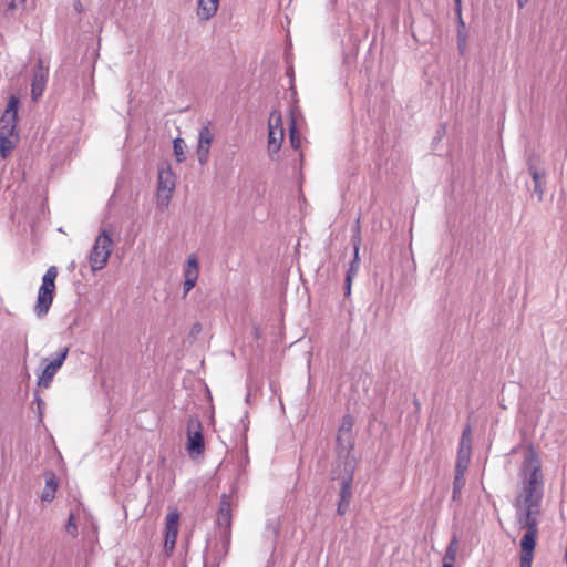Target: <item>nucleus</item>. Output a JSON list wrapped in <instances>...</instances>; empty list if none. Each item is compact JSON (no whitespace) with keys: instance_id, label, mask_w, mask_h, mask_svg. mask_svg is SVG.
Segmentation results:
<instances>
[{"instance_id":"obj_1","label":"nucleus","mask_w":567,"mask_h":567,"mask_svg":"<svg viewBox=\"0 0 567 567\" xmlns=\"http://www.w3.org/2000/svg\"><path fill=\"white\" fill-rule=\"evenodd\" d=\"M520 476H524L520 493L523 503L540 506L544 496V476L540 461L533 450L524 457Z\"/></svg>"},{"instance_id":"obj_2","label":"nucleus","mask_w":567,"mask_h":567,"mask_svg":"<svg viewBox=\"0 0 567 567\" xmlns=\"http://www.w3.org/2000/svg\"><path fill=\"white\" fill-rule=\"evenodd\" d=\"M540 514L539 505L524 504L522 513L517 514V524L519 529H524L519 546H532L536 547L538 537V519L537 516Z\"/></svg>"},{"instance_id":"obj_3","label":"nucleus","mask_w":567,"mask_h":567,"mask_svg":"<svg viewBox=\"0 0 567 567\" xmlns=\"http://www.w3.org/2000/svg\"><path fill=\"white\" fill-rule=\"evenodd\" d=\"M56 276V268L51 266L42 277V284L39 288L37 303L34 307V313L38 318L44 317L53 302Z\"/></svg>"},{"instance_id":"obj_4","label":"nucleus","mask_w":567,"mask_h":567,"mask_svg":"<svg viewBox=\"0 0 567 567\" xmlns=\"http://www.w3.org/2000/svg\"><path fill=\"white\" fill-rule=\"evenodd\" d=\"M113 249V240L106 229H102L96 237L90 252V262L94 271L103 269Z\"/></svg>"},{"instance_id":"obj_5","label":"nucleus","mask_w":567,"mask_h":567,"mask_svg":"<svg viewBox=\"0 0 567 567\" xmlns=\"http://www.w3.org/2000/svg\"><path fill=\"white\" fill-rule=\"evenodd\" d=\"M354 470V462L344 463L343 475L340 483L339 501L337 504V514L340 516H343L350 507Z\"/></svg>"},{"instance_id":"obj_6","label":"nucleus","mask_w":567,"mask_h":567,"mask_svg":"<svg viewBox=\"0 0 567 567\" xmlns=\"http://www.w3.org/2000/svg\"><path fill=\"white\" fill-rule=\"evenodd\" d=\"M69 354V348L63 347L59 351L54 352L50 357L44 359L47 363L41 374L38 375V385L40 388H49L54 375L58 373L60 368L63 365L66 357Z\"/></svg>"},{"instance_id":"obj_7","label":"nucleus","mask_w":567,"mask_h":567,"mask_svg":"<svg viewBox=\"0 0 567 567\" xmlns=\"http://www.w3.org/2000/svg\"><path fill=\"white\" fill-rule=\"evenodd\" d=\"M20 99L16 94H11L8 100L7 107L4 109L0 118V134L19 135L18 133V111Z\"/></svg>"},{"instance_id":"obj_8","label":"nucleus","mask_w":567,"mask_h":567,"mask_svg":"<svg viewBox=\"0 0 567 567\" xmlns=\"http://www.w3.org/2000/svg\"><path fill=\"white\" fill-rule=\"evenodd\" d=\"M189 454L199 455L205 451L203 426L197 416H190L187 421V445Z\"/></svg>"},{"instance_id":"obj_9","label":"nucleus","mask_w":567,"mask_h":567,"mask_svg":"<svg viewBox=\"0 0 567 567\" xmlns=\"http://www.w3.org/2000/svg\"><path fill=\"white\" fill-rule=\"evenodd\" d=\"M217 524L220 528H224V546L229 545L230 526H231V505L230 497L227 494H221L217 514Z\"/></svg>"},{"instance_id":"obj_10","label":"nucleus","mask_w":567,"mask_h":567,"mask_svg":"<svg viewBox=\"0 0 567 567\" xmlns=\"http://www.w3.org/2000/svg\"><path fill=\"white\" fill-rule=\"evenodd\" d=\"M49 78V66L44 65L41 58L38 59L32 73L31 96L37 101L42 96Z\"/></svg>"},{"instance_id":"obj_11","label":"nucleus","mask_w":567,"mask_h":567,"mask_svg":"<svg viewBox=\"0 0 567 567\" xmlns=\"http://www.w3.org/2000/svg\"><path fill=\"white\" fill-rule=\"evenodd\" d=\"M214 140V133L210 130V122L208 121L206 125H204L198 133V146H197V159L204 165L207 163L209 157V150L212 142Z\"/></svg>"},{"instance_id":"obj_12","label":"nucleus","mask_w":567,"mask_h":567,"mask_svg":"<svg viewBox=\"0 0 567 567\" xmlns=\"http://www.w3.org/2000/svg\"><path fill=\"white\" fill-rule=\"evenodd\" d=\"M528 173L534 182V193L537 195L538 200L542 202L546 190V171L535 163V158L530 157L527 161Z\"/></svg>"},{"instance_id":"obj_13","label":"nucleus","mask_w":567,"mask_h":567,"mask_svg":"<svg viewBox=\"0 0 567 567\" xmlns=\"http://www.w3.org/2000/svg\"><path fill=\"white\" fill-rule=\"evenodd\" d=\"M178 520H179V514L174 512L169 513L166 516V524H165V544L164 548L167 555H171V553L175 548L176 538L178 534Z\"/></svg>"},{"instance_id":"obj_14","label":"nucleus","mask_w":567,"mask_h":567,"mask_svg":"<svg viewBox=\"0 0 567 567\" xmlns=\"http://www.w3.org/2000/svg\"><path fill=\"white\" fill-rule=\"evenodd\" d=\"M354 449L353 435L338 433L336 440V450L339 458H344L346 462H354L355 457L352 455Z\"/></svg>"},{"instance_id":"obj_15","label":"nucleus","mask_w":567,"mask_h":567,"mask_svg":"<svg viewBox=\"0 0 567 567\" xmlns=\"http://www.w3.org/2000/svg\"><path fill=\"white\" fill-rule=\"evenodd\" d=\"M218 6L219 0H199L197 16L202 20H209L216 14Z\"/></svg>"},{"instance_id":"obj_16","label":"nucleus","mask_w":567,"mask_h":567,"mask_svg":"<svg viewBox=\"0 0 567 567\" xmlns=\"http://www.w3.org/2000/svg\"><path fill=\"white\" fill-rule=\"evenodd\" d=\"M19 142V135L0 134V155L7 158Z\"/></svg>"},{"instance_id":"obj_17","label":"nucleus","mask_w":567,"mask_h":567,"mask_svg":"<svg viewBox=\"0 0 567 567\" xmlns=\"http://www.w3.org/2000/svg\"><path fill=\"white\" fill-rule=\"evenodd\" d=\"M470 456L471 445L460 446L457 451V460L454 471L461 470V472H465L470 463Z\"/></svg>"},{"instance_id":"obj_18","label":"nucleus","mask_w":567,"mask_h":567,"mask_svg":"<svg viewBox=\"0 0 567 567\" xmlns=\"http://www.w3.org/2000/svg\"><path fill=\"white\" fill-rule=\"evenodd\" d=\"M199 276V265L197 257L190 255L187 259V265L184 268V278L197 281Z\"/></svg>"},{"instance_id":"obj_19","label":"nucleus","mask_w":567,"mask_h":567,"mask_svg":"<svg viewBox=\"0 0 567 567\" xmlns=\"http://www.w3.org/2000/svg\"><path fill=\"white\" fill-rule=\"evenodd\" d=\"M284 137H285V131H280V132L272 131V132H269V135H268V151H269L270 155L277 153L280 150L281 143L284 141Z\"/></svg>"},{"instance_id":"obj_20","label":"nucleus","mask_w":567,"mask_h":567,"mask_svg":"<svg viewBox=\"0 0 567 567\" xmlns=\"http://www.w3.org/2000/svg\"><path fill=\"white\" fill-rule=\"evenodd\" d=\"M465 472L454 471L452 501H458L462 489L465 486Z\"/></svg>"},{"instance_id":"obj_21","label":"nucleus","mask_w":567,"mask_h":567,"mask_svg":"<svg viewBox=\"0 0 567 567\" xmlns=\"http://www.w3.org/2000/svg\"><path fill=\"white\" fill-rule=\"evenodd\" d=\"M56 488H58V482L55 480L54 474H52L51 477L48 478L45 482V487L41 495L42 501H44V502L53 501V498L55 496Z\"/></svg>"},{"instance_id":"obj_22","label":"nucleus","mask_w":567,"mask_h":567,"mask_svg":"<svg viewBox=\"0 0 567 567\" xmlns=\"http://www.w3.org/2000/svg\"><path fill=\"white\" fill-rule=\"evenodd\" d=\"M535 547L520 546L519 567H532Z\"/></svg>"},{"instance_id":"obj_23","label":"nucleus","mask_w":567,"mask_h":567,"mask_svg":"<svg viewBox=\"0 0 567 567\" xmlns=\"http://www.w3.org/2000/svg\"><path fill=\"white\" fill-rule=\"evenodd\" d=\"M457 550H458V538L456 535H453L446 549H445L443 560L455 561Z\"/></svg>"},{"instance_id":"obj_24","label":"nucleus","mask_w":567,"mask_h":567,"mask_svg":"<svg viewBox=\"0 0 567 567\" xmlns=\"http://www.w3.org/2000/svg\"><path fill=\"white\" fill-rule=\"evenodd\" d=\"M351 231V244L353 246V250H357V252H359L362 243L360 217L357 218Z\"/></svg>"},{"instance_id":"obj_25","label":"nucleus","mask_w":567,"mask_h":567,"mask_svg":"<svg viewBox=\"0 0 567 567\" xmlns=\"http://www.w3.org/2000/svg\"><path fill=\"white\" fill-rule=\"evenodd\" d=\"M272 131H277V132L285 131L284 125H282L281 113L278 111H272L270 113L269 132H272Z\"/></svg>"},{"instance_id":"obj_26","label":"nucleus","mask_w":567,"mask_h":567,"mask_svg":"<svg viewBox=\"0 0 567 567\" xmlns=\"http://www.w3.org/2000/svg\"><path fill=\"white\" fill-rule=\"evenodd\" d=\"M353 424H354L353 417L350 414H346L342 417L341 424L338 429V433L353 435L352 434Z\"/></svg>"},{"instance_id":"obj_27","label":"nucleus","mask_w":567,"mask_h":567,"mask_svg":"<svg viewBox=\"0 0 567 567\" xmlns=\"http://www.w3.org/2000/svg\"><path fill=\"white\" fill-rule=\"evenodd\" d=\"M289 138L291 146L297 150L300 146V137L298 135V131L296 127L295 118H291L290 125H289Z\"/></svg>"},{"instance_id":"obj_28","label":"nucleus","mask_w":567,"mask_h":567,"mask_svg":"<svg viewBox=\"0 0 567 567\" xmlns=\"http://www.w3.org/2000/svg\"><path fill=\"white\" fill-rule=\"evenodd\" d=\"M359 266H360L359 252H357V250H353V259L349 265L346 276H350L351 278H354L359 271Z\"/></svg>"},{"instance_id":"obj_29","label":"nucleus","mask_w":567,"mask_h":567,"mask_svg":"<svg viewBox=\"0 0 567 567\" xmlns=\"http://www.w3.org/2000/svg\"><path fill=\"white\" fill-rule=\"evenodd\" d=\"M184 140L181 137H177L173 141V150L174 154L176 155V158L178 162H182L185 159L184 156Z\"/></svg>"},{"instance_id":"obj_30","label":"nucleus","mask_w":567,"mask_h":567,"mask_svg":"<svg viewBox=\"0 0 567 567\" xmlns=\"http://www.w3.org/2000/svg\"><path fill=\"white\" fill-rule=\"evenodd\" d=\"M33 404L37 405L38 425H40L43 423V412H44L45 403L41 399V396L39 395L38 392H35V394H34Z\"/></svg>"},{"instance_id":"obj_31","label":"nucleus","mask_w":567,"mask_h":567,"mask_svg":"<svg viewBox=\"0 0 567 567\" xmlns=\"http://www.w3.org/2000/svg\"><path fill=\"white\" fill-rule=\"evenodd\" d=\"M158 188L162 189V190H167L169 194L174 189V183L173 182L168 183L167 181H164L163 172H161L159 175H158Z\"/></svg>"},{"instance_id":"obj_32","label":"nucleus","mask_w":567,"mask_h":567,"mask_svg":"<svg viewBox=\"0 0 567 567\" xmlns=\"http://www.w3.org/2000/svg\"><path fill=\"white\" fill-rule=\"evenodd\" d=\"M467 33L461 30L457 31V49L461 53L464 52L466 47Z\"/></svg>"},{"instance_id":"obj_33","label":"nucleus","mask_w":567,"mask_h":567,"mask_svg":"<svg viewBox=\"0 0 567 567\" xmlns=\"http://www.w3.org/2000/svg\"><path fill=\"white\" fill-rule=\"evenodd\" d=\"M470 433H471V427L470 425H467L463 433H462V437H461V442H460V446H466V445H470Z\"/></svg>"},{"instance_id":"obj_34","label":"nucleus","mask_w":567,"mask_h":567,"mask_svg":"<svg viewBox=\"0 0 567 567\" xmlns=\"http://www.w3.org/2000/svg\"><path fill=\"white\" fill-rule=\"evenodd\" d=\"M66 530L72 535L76 534V532H78V526H76L73 514H71L68 519Z\"/></svg>"},{"instance_id":"obj_35","label":"nucleus","mask_w":567,"mask_h":567,"mask_svg":"<svg viewBox=\"0 0 567 567\" xmlns=\"http://www.w3.org/2000/svg\"><path fill=\"white\" fill-rule=\"evenodd\" d=\"M197 281L192 279H186L183 282V295L186 296L196 285Z\"/></svg>"},{"instance_id":"obj_36","label":"nucleus","mask_w":567,"mask_h":567,"mask_svg":"<svg viewBox=\"0 0 567 567\" xmlns=\"http://www.w3.org/2000/svg\"><path fill=\"white\" fill-rule=\"evenodd\" d=\"M352 281H353V278H351L350 276H346L344 285H343V290H344L346 297H349L351 295Z\"/></svg>"},{"instance_id":"obj_37","label":"nucleus","mask_w":567,"mask_h":567,"mask_svg":"<svg viewBox=\"0 0 567 567\" xmlns=\"http://www.w3.org/2000/svg\"><path fill=\"white\" fill-rule=\"evenodd\" d=\"M456 17L462 16V0H454Z\"/></svg>"},{"instance_id":"obj_38","label":"nucleus","mask_w":567,"mask_h":567,"mask_svg":"<svg viewBox=\"0 0 567 567\" xmlns=\"http://www.w3.org/2000/svg\"><path fill=\"white\" fill-rule=\"evenodd\" d=\"M7 10H14L18 7L17 0H6Z\"/></svg>"},{"instance_id":"obj_39","label":"nucleus","mask_w":567,"mask_h":567,"mask_svg":"<svg viewBox=\"0 0 567 567\" xmlns=\"http://www.w3.org/2000/svg\"><path fill=\"white\" fill-rule=\"evenodd\" d=\"M461 30L463 32H466L465 30V22L462 18V16L457 17V31Z\"/></svg>"},{"instance_id":"obj_40","label":"nucleus","mask_w":567,"mask_h":567,"mask_svg":"<svg viewBox=\"0 0 567 567\" xmlns=\"http://www.w3.org/2000/svg\"><path fill=\"white\" fill-rule=\"evenodd\" d=\"M73 7L78 13H81L83 11V4L81 0H74Z\"/></svg>"},{"instance_id":"obj_41","label":"nucleus","mask_w":567,"mask_h":567,"mask_svg":"<svg viewBox=\"0 0 567 567\" xmlns=\"http://www.w3.org/2000/svg\"><path fill=\"white\" fill-rule=\"evenodd\" d=\"M455 561L443 560L442 567H454Z\"/></svg>"},{"instance_id":"obj_42","label":"nucleus","mask_w":567,"mask_h":567,"mask_svg":"<svg viewBox=\"0 0 567 567\" xmlns=\"http://www.w3.org/2000/svg\"><path fill=\"white\" fill-rule=\"evenodd\" d=\"M528 0H517V4L519 9H523L524 6L527 3Z\"/></svg>"},{"instance_id":"obj_43","label":"nucleus","mask_w":567,"mask_h":567,"mask_svg":"<svg viewBox=\"0 0 567 567\" xmlns=\"http://www.w3.org/2000/svg\"><path fill=\"white\" fill-rule=\"evenodd\" d=\"M204 567H218V565L215 564H208L207 561L204 563Z\"/></svg>"},{"instance_id":"obj_44","label":"nucleus","mask_w":567,"mask_h":567,"mask_svg":"<svg viewBox=\"0 0 567 567\" xmlns=\"http://www.w3.org/2000/svg\"><path fill=\"white\" fill-rule=\"evenodd\" d=\"M274 532H275L276 535L278 534V527L277 526L274 527Z\"/></svg>"},{"instance_id":"obj_45","label":"nucleus","mask_w":567,"mask_h":567,"mask_svg":"<svg viewBox=\"0 0 567 567\" xmlns=\"http://www.w3.org/2000/svg\"><path fill=\"white\" fill-rule=\"evenodd\" d=\"M249 398H250V394H247V396H246L247 402L249 401Z\"/></svg>"},{"instance_id":"obj_46","label":"nucleus","mask_w":567,"mask_h":567,"mask_svg":"<svg viewBox=\"0 0 567 567\" xmlns=\"http://www.w3.org/2000/svg\"><path fill=\"white\" fill-rule=\"evenodd\" d=\"M24 1H25V0H19V3H20V4H21V3H24Z\"/></svg>"}]
</instances>
